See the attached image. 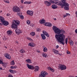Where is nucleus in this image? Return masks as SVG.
I'll return each mask as SVG.
<instances>
[{"label":"nucleus","mask_w":77,"mask_h":77,"mask_svg":"<svg viewBox=\"0 0 77 77\" xmlns=\"http://www.w3.org/2000/svg\"><path fill=\"white\" fill-rule=\"evenodd\" d=\"M51 71H52V72H54V70L53 69H52Z\"/></svg>","instance_id":"nucleus-46"},{"label":"nucleus","mask_w":77,"mask_h":77,"mask_svg":"<svg viewBox=\"0 0 77 77\" xmlns=\"http://www.w3.org/2000/svg\"><path fill=\"white\" fill-rule=\"evenodd\" d=\"M35 68L34 70L35 71H38V69H39V67L38 66H36L35 67Z\"/></svg>","instance_id":"nucleus-19"},{"label":"nucleus","mask_w":77,"mask_h":77,"mask_svg":"<svg viewBox=\"0 0 77 77\" xmlns=\"http://www.w3.org/2000/svg\"><path fill=\"white\" fill-rule=\"evenodd\" d=\"M53 51L55 54H59V52L57 50L53 49Z\"/></svg>","instance_id":"nucleus-18"},{"label":"nucleus","mask_w":77,"mask_h":77,"mask_svg":"<svg viewBox=\"0 0 77 77\" xmlns=\"http://www.w3.org/2000/svg\"><path fill=\"white\" fill-rule=\"evenodd\" d=\"M67 17V15H64V17H63L64 18H65V17Z\"/></svg>","instance_id":"nucleus-44"},{"label":"nucleus","mask_w":77,"mask_h":77,"mask_svg":"<svg viewBox=\"0 0 77 77\" xmlns=\"http://www.w3.org/2000/svg\"><path fill=\"white\" fill-rule=\"evenodd\" d=\"M11 51H13V50H13V49H11Z\"/></svg>","instance_id":"nucleus-61"},{"label":"nucleus","mask_w":77,"mask_h":77,"mask_svg":"<svg viewBox=\"0 0 77 77\" xmlns=\"http://www.w3.org/2000/svg\"><path fill=\"white\" fill-rule=\"evenodd\" d=\"M48 23H44V25H45V26H48Z\"/></svg>","instance_id":"nucleus-26"},{"label":"nucleus","mask_w":77,"mask_h":77,"mask_svg":"<svg viewBox=\"0 0 77 77\" xmlns=\"http://www.w3.org/2000/svg\"><path fill=\"white\" fill-rule=\"evenodd\" d=\"M28 45L29 46H31V47H35V44H34L33 43H30L28 44Z\"/></svg>","instance_id":"nucleus-14"},{"label":"nucleus","mask_w":77,"mask_h":77,"mask_svg":"<svg viewBox=\"0 0 77 77\" xmlns=\"http://www.w3.org/2000/svg\"><path fill=\"white\" fill-rule=\"evenodd\" d=\"M9 71L11 73H12L13 74H14V70H12V69H9Z\"/></svg>","instance_id":"nucleus-29"},{"label":"nucleus","mask_w":77,"mask_h":77,"mask_svg":"<svg viewBox=\"0 0 77 77\" xmlns=\"http://www.w3.org/2000/svg\"><path fill=\"white\" fill-rule=\"evenodd\" d=\"M0 22H1L4 26H7L9 25V22L6 20L5 21V18L2 16H0Z\"/></svg>","instance_id":"nucleus-4"},{"label":"nucleus","mask_w":77,"mask_h":77,"mask_svg":"<svg viewBox=\"0 0 77 77\" xmlns=\"http://www.w3.org/2000/svg\"><path fill=\"white\" fill-rule=\"evenodd\" d=\"M41 36H42V38L43 40H45L46 39V37L43 34H41Z\"/></svg>","instance_id":"nucleus-15"},{"label":"nucleus","mask_w":77,"mask_h":77,"mask_svg":"<svg viewBox=\"0 0 77 77\" xmlns=\"http://www.w3.org/2000/svg\"><path fill=\"white\" fill-rule=\"evenodd\" d=\"M22 3H23V0H21Z\"/></svg>","instance_id":"nucleus-52"},{"label":"nucleus","mask_w":77,"mask_h":77,"mask_svg":"<svg viewBox=\"0 0 77 77\" xmlns=\"http://www.w3.org/2000/svg\"><path fill=\"white\" fill-rule=\"evenodd\" d=\"M3 62V61L0 60V64H2Z\"/></svg>","instance_id":"nucleus-42"},{"label":"nucleus","mask_w":77,"mask_h":77,"mask_svg":"<svg viewBox=\"0 0 77 77\" xmlns=\"http://www.w3.org/2000/svg\"><path fill=\"white\" fill-rule=\"evenodd\" d=\"M42 55L43 57H47V55L46 54H43Z\"/></svg>","instance_id":"nucleus-30"},{"label":"nucleus","mask_w":77,"mask_h":77,"mask_svg":"<svg viewBox=\"0 0 77 77\" xmlns=\"http://www.w3.org/2000/svg\"><path fill=\"white\" fill-rule=\"evenodd\" d=\"M2 23H0V26H2Z\"/></svg>","instance_id":"nucleus-55"},{"label":"nucleus","mask_w":77,"mask_h":77,"mask_svg":"<svg viewBox=\"0 0 77 77\" xmlns=\"http://www.w3.org/2000/svg\"><path fill=\"white\" fill-rule=\"evenodd\" d=\"M20 53H25V51H24V50H23V49H22L21 50H20Z\"/></svg>","instance_id":"nucleus-24"},{"label":"nucleus","mask_w":77,"mask_h":77,"mask_svg":"<svg viewBox=\"0 0 77 77\" xmlns=\"http://www.w3.org/2000/svg\"><path fill=\"white\" fill-rule=\"evenodd\" d=\"M57 48H59V45H57L56 46Z\"/></svg>","instance_id":"nucleus-49"},{"label":"nucleus","mask_w":77,"mask_h":77,"mask_svg":"<svg viewBox=\"0 0 77 77\" xmlns=\"http://www.w3.org/2000/svg\"><path fill=\"white\" fill-rule=\"evenodd\" d=\"M17 68V66H11V69H14V68Z\"/></svg>","instance_id":"nucleus-28"},{"label":"nucleus","mask_w":77,"mask_h":77,"mask_svg":"<svg viewBox=\"0 0 77 77\" xmlns=\"http://www.w3.org/2000/svg\"><path fill=\"white\" fill-rule=\"evenodd\" d=\"M66 15H67V16H70V14H68V13H66Z\"/></svg>","instance_id":"nucleus-40"},{"label":"nucleus","mask_w":77,"mask_h":77,"mask_svg":"<svg viewBox=\"0 0 77 77\" xmlns=\"http://www.w3.org/2000/svg\"><path fill=\"white\" fill-rule=\"evenodd\" d=\"M49 2L50 3H54V2L53 1H52L51 0H49Z\"/></svg>","instance_id":"nucleus-33"},{"label":"nucleus","mask_w":77,"mask_h":77,"mask_svg":"<svg viewBox=\"0 0 77 77\" xmlns=\"http://www.w3.org/2000/svg\"><path fill=\"white\" fill-rule=\"evenodd\" d=\"M20 24V21L18 20H13V23L11 26V28H13L14 29H16L15 30V32L17 35H19V34H20L21 33V31L20 29H17V27H18L17 26L18 25L19 26Z\"/></svg>","instance_id":"nucleus-2"},{"label":"nucleus","mask_w":77,"mask_h":77,"mask_svg":"<svg viewBox=\"0 0 77 77\" xmlns=\"http://www.w3.org/2000/svg\"><path fill=\"white\" fill-rule=\"evenodd\" d=\"M24 3L25 4H27V2H24Z\"/></svg>","instance_id":"nucleus-48"},{"label":"nucleus","mask_w":77,"mask_h":77,"mask_svg":"<svg viewBox=\"0 0 77 77\" xmlns=\"http://www.w3.org/2000/svg\"><path fill=\"white\" fill-rule=\"evenodd\" d=\"M5 3H9V2L8 1H5Z\"/></svg>","instance_id":"nucleus-38"},{"label":"nucleus","mask_w":77,"mask_h":77,"mask_svg":"<svg viewBox=\"0 0 77 77\" xmlns=\"http://www.w3.org/2000/svg\"><path fill=\"white\" fill-rule=\"evenodd\" d=\"M37 31H38V32H39V31H41V29H39V28H37Z\"/></svg>","instance_id":"nucleus-36"},{"label":"nucleus","mask_w":77,"mask_h":77,"mask_svg":"<svg viewBox=\"0 0 77 77\" xmlns=\"http://www.w3.org/2000/svg\"><path fill=\"white\" fill-rule=\"evenodd\" d=\"M27 39H29V40H31L32 39L31 38H30L29 37L27 38Z\"/></svg>","instance_id":"nucleus-45"},{"label":"nucleus","mask_w":77,"mask_h":77,"mask_svg":"<svg viewBox=\"0 0 77 77\" xmlns=\"http://www.w3.org/2000/svg\"><path fill=\"white\" fill-rule=\"evenodd\" d=\"M26 65L29 69H35V67L31 65H29V64H27Z\"/></svg>","instance_id":"nucleus-9"},{"label":"nucleus","mask_w":77,"mask_h":77,"mask_svg":"<svg viewBox=\"0 0 77 77\" xmlns=\"http://www.w3.org/2000/svg\"><path fill=\"white\" fill-rule=\"evenodd\" d=\"M75 44L76 45H77V42H76L75 43Z\"/></svg>","instance_id":"nucleus-58"},{"label":"nucleus","mask_w":77,"mask_h":77,"mask_svg":"<svg viewBox=\"0 0 77 77\" xmlns=\"http://www.w3.org/2000/svg\"><path fill=\"white\" fill-rule=\"evenodd\" d=\"M52 8L53 9H57V6L54 4H53L52 6Z\"/></svg>","instance_id":"nucleus-17"},{"label":"nucleus","mask_w":77,"mask_h":77,"mask_svg":"<svg viewBox=\"0 0 77 77\" xmlns=\"http://www.w3.org/2000/svg\"><path fill=\"white\" fill-rule=\"evenodd\" d=\"M39 22L40 24H44L45 22V20L44 19H42V20H40Z\"/></svg>","instance_id":"nucleus-13"},{"label":"nucleus","mask_w":77,"mask_h":77,"mask_svg":"<svg viewBox=\"0 0 77 77\" xmlns=\"http://www.w3.org/2000/svg\"><path fill=\"white\" fill-rule=\"evenodd\" d=\"M5 48H7V47H5Z\"/></svg>","instance_id":"nucleus-59"},{"label":"nucleus","mask_w":77,"mask_h":77,"mask_svg":"<svg viewBox=\"0 0 77 77\" xmlns=\"http://www.w3.org/2000/svg\"><path fill=\"white\" fill-rule=\"evenodd\" d=\"M71 53L69 51H67V54H70Z\"/></svg>","instance_id":"nucleus-41"},{"label":"nucleus","mask_w":77,"mask_h":77,"mask_svg":"<svg viewBox=\"0 0 77 77\" xmlns=\"http://www.w3.org/2000/svg\"><path fill=\"white\" fill-rule=\"evenodd\" d=\"M43 51L44 52H46L47 51V48H45L43 49Z\"/></svg>","instance_id":"nucleus-27"},{"label":"nucleus","mask_w":77,"mask_h":77,"mask_svg":"<svg viewBox=\"0 0 77 77\" xmlns=\"http://www.w3.org/2000/svg\"><path fill=\"white\" fill-rule=\"evenodd\" d=\"M0 70H2V69H2V67H0Z\"/></svg>","instance_id":"nucleus-51"},{"label":"nucleus","mask_w":77,"mask_h":77,"mask_svg":"<svg viewBox=\"0 0 77 77\" xmlns=\"http://www.w3.org/2000/svg\"><path fill=\"white\" fill-rule=\"evenodd\" d=\"M18 16H19V17H20V15H20V14H18Z\"/></svg>","instance_id":"nucleus-53"},{"label":"nucleus","mask_w":77,"mask_h":77,"mask_svg":"<svg viewBox=\"0 0 77 77\" xmlns=\"http://www.w3.org/2000/svg\"><path fill=\"white\" fill-rule=\"evenodd\" d=\"M26 23L27 24H30V20H28L27 21Z\"/></svg>","instance_id":"nucleus-31"},{"label":"nucleus","mask_w":77,"mask_h":77,"mask_svg":"<svg viewBox=\"0 0 77 77\" xmlns=\"http://www.w3.org/2000/svg\"><path fill=\"white\" fill-rule=\"evenodd\" d=\"M31 26H33V25H31Z\"/></svg>","instance_id":"nucleus-62"},{"label":"nucleus","mask_w":77,"mask_h":77,"mask_svg":"<svg viewBox=\"0 0 77 77\" xmlns=\"http://www.w3.org/2000/svg\"><path fill=\"white\" fill-rule=\"evenodd\" d=\"M52 26V24L51 23H48V27H51Z\"/></svg>","instance_id":"nucleus-32"},{"label":"nucleus","mask_w":77,"mask_h":77,"mask_svg":"<svg viewBox=\"0 0 77 77\" xmlns=\"http://www.w3.org/2000/svg\"><path fill=\"white\" fill-rule=\"evenodd\" d=\"M20 11L21 10L20 9V8L17 6H14L13 8V11L14 12H20Z\"/></svg>","instance_id":"nucleus-5"},{"label":"nucleus","mask_w":77,"mask_h":77,"mask_svg":"<svg viewBox=\"0 0 77 77\" xmlns=\"http://www.w3.org/2000/svg\"><path fill=\"white\" fill-rule=\"evenodd\" d=\"M27 14L29 15H31L32 16L33 14V11H30L29 10H28L26 12Z\"/></svg>","instance_id":"nucleus-8"},{"label":"nucleus","mask_w":77,"mask_h":77,"mask_svg":"<svg viewBox=\"0 0 77 77\" xmlns=\"http://www.w3.org/2000/svg\"><path fill=\"white\" fill-rule=\"evenodd\" d=\"M43 34H44V35H45L47 37H50V35H49L48 34V33H47L45 31H43Z\"/></svg>","instance_id":"nucleus-12"},{"label":"nucleus","mask_w":77,"mask_h":77,"mask_svg":"<svg viewBox=\"0 0 77 77\" xmlns=\"http://www.w3.org/2000/svg\"><path fill=\"white\" fill-rule=\"evenodd\" d=\"M48 69H50V70H51V69H52V68L51 67H48Z\"/></svg>","instance_id":"nucleus-39"},{"label":"nucleus","mask_w":77,"mask_h":77,"mask_svg":"<svg viewBox=\"0 0 77 77\" xmlns=\"http://www.w3.org/2000/svg\"><path fill=\"white\" fill-rule=\"evenodd\" d=\"M7 16H8V17H9V15H10V14H7Z\"/></svg>","instance_id":"nucleus-50"},{"label":"nucleus","mask_w":77,"mask_h":77,"mask_svg":"<svg viewBox=\"0 0 77 77\" xmlns=\"http://www.w3.org/2000/svg\"><path fill=\"white\" fill-rule=\"evenodd\" d=\"M73 5H74V6H75V4H73Z\"/></svg>","instance_id":"nucleus-54"},{"label":"nucleus","mask_w":77,"mask_h":77,"mask_svg":"<svg viewBox=\"0 0 77 77\" xmlns=\"http://www.w3.org/2000/svg\"><path fill=\"white\" fill-rule=\"evenodd\" d=\"M38 53H39V51H38Z\"/></svg>","instance_id":"nucleus-64"},{"label":"nucleus","mask_w":77,"mask_h":77,"mask_svg":"<svg viewBox=\"0 0 77 77\" xmlns=\"http://www.w3.org/2000/svg\"><path fill=\"white\" fill-rule=\"evenodd\" d=\"M75 32L76 34H77V29L75 30Z\"/></svg>","instance_id":"nucleus-43"},{"label":"nucleus","mask_w":77,"mask_h":77,"mask_svg":"<svg viewBox=\"0 0 77 77\" xmlns=\"http://www.w3.org/2000/svg\"><path fill=\"white\" fill-rule=\"evenodd\" d=\"M26 61L29 63H32V61L30 59H27L26 60Z\"/></svg>","instance_id":"nucleus-20"},{"label":"nucleus","mask_w":77,"mask_h":77,"mask_svg":"<svg viewBox=\"0 0 77 77\" xmlns=\"http://www.w3.org/2000/svg\"><path fill=\"white\" fill-rule=\"evenodd\" d=\"M70 44L71 46H72L74 45V42L72 41V40H71L70 41Z\"/></svg>","instance_id":"nucleus-22"},{"label":"nucleus","mask_w":77,"mask_h":77,"mask_svg":"<svg viewBox=\"0 0 77 77\" xmlns=\"http://www.w3.org/2000/svg\"><path fill=\"white\" fill-rule=\"evenodd\" d=\"M53 30L56 34H60V33H62L60 35L57 34L55 35V38L57 40L58 42L61 43L63 45L65 44L64 42V38L63 37L65 36V35L63 34L65 33V31L63 29H60L58 28L55 26H53L52 27Z\"/></svg>","instance_id":"nucleus-1"},{"label":"nucleus","mask_w":77,"mask_h":77,"mask_svg":"<svg viewBox=\"0 0 77 77\" xmlns=\"http://www.w3.org/2000/svg\"><path fill=\"white\" fill-rule=\"evenodd\" d=\"M2 66L4 67H5V68L6 67V63H4L3 62H2Z\"/></svg>","instance_id":"nucleus-21"},{"label":"nucleus","mask_w":77,"mask_h":77,"mask_svg":"<svg viewBox=\"0 0 77 77\" xmlns=\"http://www.w3.org/2000/svg\"><path fill=\"white\" fill-rule=\"evenodd\" d=\"M60 68L61 70H65L66 69V66L65 65H60Z\"/></svg>","instance_id":"nucleus-7"},{"label":"nucleus","mask_w":77,"mask_h":77,"mask_svg":"<svg viewBox=\"0 0 77 77\" xmlns=\"http://www.w3.org/2000/svg\"><path fill=\"white\" fill-rule=\"evenodd\" d=\"M65 42L66 44H67V43H68V38H66V39Z\"/></svg>","instance_id":"nucleus-35"},{"label":"nucleus","mask_w":77,"mask_h":77,"mask_svg":"<svg viewBox=\"0 0 77 77\" xmlns=\"http://www.w3.org/2000/svg\"><path fill=\"white\" fill-rule=\"evenodd\" d=\"M11 65H15V62H14V61L13 60L11 62Z\"/></svg>","instance_id":"nucleus-25"},{"label":"nucleus","mask_w":77,"mask_h":77,"mask_svg":"<svg viewBox=\"0 0 77 77\" xmlns=\"http://www.w3.org/2000/svg\"><path fill=\"white\" fill-rule=\"evenodd\" d=\"M54 20H56V18H54Z\"/></svg>","instance_id":"nucleus-56"},{"label":"nucleus","mask_w":77,"mask_h":77,"mask_svg":"<svg viewBox=\"0 0 77 77\" xmlns=\"http://www.w3.org/2000/svg\"><path fill=\"white\" fill-rule=\"evenodd\" d=\"M16 43H17V44H18V42H16Z\"/></svg>","instance_id":"nucleus-57"},{"label":"nucleus","mask_w":77,"mask_h":77,"mask_svg":"<svg viewBox=\"0 0 77 77\" xmlns=\"http://www.w3.org/2000/svg\"><path fill=\"white\" fill-rule=\"evenodd\" d=\"M48 74L46 72L42 71L39 76V77H46V75H47Z\"/></svg>","instance_id":"nucleus-6"},{"label":"nucleus","mask_w":77,"mask_h":77,"mask_svg":"<svg viewBox=\"0 0 77 77\" xmlns=\"http://www.w3.org/2000/svg\"><path fill=\"white\" fill-rule=\"evenodd\" d=\"M7 33L8 35H11V34L13 33V32L11 31V30H9L8 31H7Z\"/></svg>","instance_id":"nucleus-16"},{"label":"nucleus","mask_w":77,"mask_h":77,"mask_svg":"<svg viewBox=\"0 0 77 77\" xmlns=\"http://www.w3.org/2000/svg\"><path fill=\"white\" fill-rule=\"evenodd\" d=\"M61 55H62V54H60V56H61Z\"/></svg>","instance_id":"nucleus-60"},{"label":"nucleus","mask_w":77,"mask_h":77,"mask_svg":"<svg viewBox=\"0 0 77 77\" xmlns=\"http://www.w3.org/2000/svg\"><path fill=\"white\" fill-rule=\"evenodd\" d=\"M1 12H2V11H1Z\"/></svg>","instance_id":"nucleus-63"},{"label":"nucleus","mask_w":77,"mask_h":77,"mask_svg":"<svg viewBox=\"0 0 77 77\" xmlns=\"http://www.w3.org/2000/svg\"><path fill=\"white\" fill-rule=\"evenodd\" d=\"M5 56L6 59H11V57L9 56V55L8 53H5Z\"/></svg>","instance_id":"nucleus-10"},{"label":"nucleus","mask_w":77,"mask_h":77,"mask_svg":"<svg viewBox=\"0 0 77 77\" xmlns=\"http://www.w3.org/2000/svg\"><path fill=\"white\" fill-rule=\"evenodd\" d=\"M66 0H62L61 2L62 3H61L60 5V6H62L61 7V8H63V7L64 6V9L66 11H68L69 10V5L68 3H66Z\"/></svg>","instance_id":"nucleus-3"},{"label":"nucleus","mask_w":77,"mask_h":77,"mask_svg":"<svg viewBox=\"0 0 77 77\" xmlns=\"http://www.w3.org/2000/svg\"><path fill=\"white\" fill-rule=\"evenodd\" d=\"M30 35L33 36H35V33L34 32H32L30 33Z\"/></svg>","instance_id":"nucleus-23"},{"label":"nucleus","mask_w":77,"mask_h":77,"mask_svg":"<svg viewBox=\"0 0 77 77\" xmlns=\"http://www.w3.org/2000/svg\"><path fill=\"white\" fill-rule=\"evenodd\" d=\"M31 3H32V2H27V4H30Z\"/></svg>","instance_id":"nucleus-37"},{"label":"nucleus","mask_w":77,"mask_h":77,"mask_svg":"<svg viewBox=\"0 0 77 77\" xmlns=\"http://www.w3.org/2000/svg\"><path fill=\"white\" fill-rule=\"evenodd\" d=\"M20 18L21 19H22V20H23V19H24V16H23V15H20Z\"/></svg>","instance_id":"nucleus-34"},{"label":"nucleus","mask_w":77,"mask_h":77,"mask_svg":"<svg viewBox=\"0 0 77 77\" xmlns=\"http://www.w3.org/2000/svg\"><path fill=\"white\" fill-rule=\"evenodd\" d=\"M45 5L48 6H51V3H50V2H49L47 1H45Z\"/></svg>","instance_id":"nucleus-11"},{"label":"nucleus","mask_w":77,"mask_h":77,"mask_svg":"<svg viewBox=\"0 0 77 77\" xmlns=\"http://www.w3.org/2000/svg\"><path fill=\"white\" fill-rule=\"evenodd\" d=\"M16 72H17L16 71H13V74L14 73H16Z\"/></svg>","instance_id":"nucleus-47"}]
</instances>
